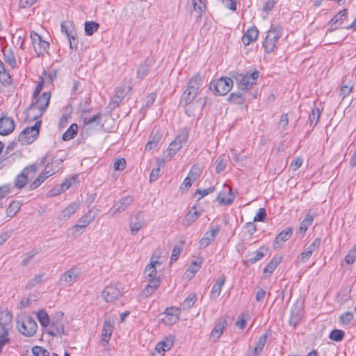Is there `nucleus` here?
Instances as JSON below:
<instances>
[{"instance_id":"nucleus-1","label":"nucleus","mask_w":356,"mask_h":356,"mask_svg":"<svg viewBox=\"0 0 356 356\" xmlns=\"http://www.w3.org/2000/svg\"><path fill=\"white\" fill-rule=\"evenodd\" d=\"M201 81L202 78L200 73L195 74L190 79L186 90L181 95L180 104H184L185 107L188 106V107L185 109V113L188 117L195 115L193 106L197 108L198 111L202 112L207 104H211L209 99L207 97H200L192 106H190L197 96Z\"/></svg>"},{"instance_id":"nucleus-2","label":"nucleus","mask_w":356,"mask_h":356,"mask_svg":"<svg viewBox=\"0 0 356 356\" xmlns=\"http://www.w3.org/2000/svg\"><path fill=\"white\" fill-rule=\"evenodd\" d=\"M259 72L257 70H249L244 74H238L235 79L238 88L243 92H246L251 88L259 77Z\"/></svg>"},{"instance_id":"nucleus-3","label":"nucleus","mask_w":356,"mask_h":356,"mask_svg":"<svg viewBox=\"0 0 356 356\" xmlns=\"http://www.w3.org/2000/svg\"><path fill=\"white\" fill-rule=\"evenodd\" d=\"M42 121H36L32 127H28L22 131L17 138V141L22 145H29L33 143L39 136Z\"/></svg>"},{"instance_id":"nucleus-4","label":"nucleus","mask_w":356,"mask_h":356,"mask_svg":"<svg viewBox=\"0 0 356 356\" xmlns=\"http://www.w3.org/2000/svg\"><path fill=\"white\" fill-rule=\"evenodd\" d=\"M232 86L233 80L231 78L221 77L210 83L209 90L215 95H225L231 90Z\"/></svg>"},{"instance_id":"nucleus-5","label":"nucleus","mask_w":356,"mask_h":356,"mask_svg":"<svg viewBox=\"0 0 356 356\" xmlns=\"http://www.w3.org/2000/svg\"><path fill=\"white\" fill-rule=\"evenodd\" d=\"M280 31V27L273 25H272L270 29L268 31L264 42H263V47L266 53L269 54L274 51L276 47V44L281 36Z\"/></svg>"},{"instance_id":"nucleus-6","label":"nucleus","mask_w":356,"mask_h":356,"mask_svg":"<svg viewBox=\"0 0 356 356\" xmlns=\"http://www.w3.org/2000/svg\"><path fill=\"white\" fill-rule=\"evenodd\" d=\"M30 38L34 48V51L36 53L38 57L43 55L44 52L48 54V49L50 47L49 42L43 40L42 37L34 31H31Z\"/></svg>"},{"instance_id":"nucleus-7","label":"nucleus","mask_w":356,"mask_h":356,"mask_svg":"<svg viewBox=\"0 0 356 356\" xmlns=\"http://www.w3.org/2000/svg\"><path fill=\"white\" fill-rule=\"evenodd\" d=\"M17 324L19 332L26 337H32L37 331V323L31 317L26 316L20 325L19 321H17Z\"/></svg>"},{"instance_id":"nucleus-8","label":"nucleus","mask_w":356,"mask_h":356,"mask_svg":"<svg viewBox=\"0 0 356 356\" xmlns=\"http://www.w3.org/2000/svg\"><path fill=\"white\" fill-rule=\"evenodd\" d=\"M37 171V165L35 163L30 165L23 169V170L17 175L15 179V187L17 189L23 188L28 181V173L35 174Z\"/></svg>"},{"instance_id":"nucleus-9","label":"nucleus","mask_w":356,"mask_h":356,"mask_svg":"<svg viewBox=\"0 0 356 356\" xmlns=\"http://www.w3.org/2000/svg\"><path fill=\"white\" fill-rule=\"evenodd\" d=\"M51 97V94L49 92H44L42 94L40 97L39 95L36 98H33L35 102H33L29 106L28 110L31 111L34 108H38L40 111V115L46 111L47 108L49 106V100Z\"/></svg>"},{"instance_id":"nucleus-10","label":"nucleus","mask_w":356,"mask_h":356,"mask_svg":"<svg viewBox=\"0 0 356 356\" xmlns=\"http://www.w3.org/2000/svg\"><path fill=\"white\" fill-rule=\"evenodd\" d=\"M220 226H211L210 229L207 231L204 236L200 241V245L202 248H205L209 245V244L214 241L216 236L220 232Z\"/></svg>"},{"instance_id":"nucleus-11","label":"nucleus","mask_w":356,"mask_h":356,"mask_svg":"<svg viewBox=\"0 0 356 356\" xmlns=\"http://www.w3.org/2000/svg\"><path fill=\"white\" fill-rule=\"evenodd\" d=\"M102 296V298L108 302L118 299L121 296V293L117 286L109 285L104 288Z\"/></svg>"},{"instance_id":"nucleus-12","label":"nucleus","mask_w":356,"mask_h":356,"mask_svg":"<svg viewBox=\"0 0 356 356\" xmlns=\"http://www.w3.org/2000/svg\"><path fill=\"white\" fill-rule=\"evenodd\" d=\"M47 332L48 334L53 337L65 335L63 323L54 319L50 321Z\"/></svg>"},{"instance_id":"nucleus-13","label":"nucleus","mask_w":356,"mask_h":356,"mask_svg":"<svg viewBox=\"0 0 356 356\" xmlns=\"http://www.w3.org/2000/svg\"><path fill=\"white\" fill-rule=\"evenodd\" d=\"M15 129L14 120L8 117L0 118V135L7 136L11 134Z\"/></svg>"},{"instance_id":"nucleus-14","label":"nucleus","mask_w":356,"mask_h":356,"mask_svg":"<svg viewBox=\"0 0 356 356\" xmlns=\"http://www.w3.org/2000/svg\"><path fill=\"white\" fill-rule=\"evenodd\" d=\"M113 329V326L111 323L110 321H105L102 330L101 339L99 341V344L101 346H107L109 340L111 339Z\"/></svg>"},{"instance_id":"nucleus-15","label":"nucleus","mask_w":356,"mask_h":356,"mask_svg":"<svg viewBox=\"0 0 356 356\" xmlns=\"http://www.w3.org/2000/svg\"><path fill=\"white\" fill-rule=\"evenodd\" d=\"M303 312L301 306L298 304L294 305L291 309V316L289 320V323L293 327H296L297 325L300 322L302 317Z\"/></svg>"},{"instance_id":"nucleus-16","label":"nucleus","mask_w":356,"mask_h":356,"mask_svg":"<svg viewBox=\"0 0 356 356\" xmlns=\"http://www.w3.org/2000/svg\"><path fill=\"white\" fill-rule=\"evenodd\" d=\"M259 36V31L254 26L248 29L241 38L242 42L245 46L249 45L251 42L257 40Z\"/></svg>"},{"instance_id":"nucleus-17","label":"nucleus","mask_w":356,"mask_h":356,"mask_svg":"<svg viewBox=\"0 0 356 356\" xmlns=\"http://www.w3.org/2000/svg\"><path fill=\"white\" fill-rule=\"evenodd\" d=\"M348 16V10L343 9L339 12L334 17H333L329 22V25L330 27L329 28L330 31H332L339 28V24H341L344 19Z\"/></svg>"},{"instance_id":"nucleus-18","label":"nucleus","mask_w":356,"mask_h":356,"mask_svg":"<svg viewBox=\"0 0 356 356\" xmlns=\"http://www.w3.org/2000/svg\"><path fill=\"white\" fill-rule=\"evenodd\" d=\"M143 216L141 213H138L134 216L130 221L129 228L131 231V234L132 235H136L138 231L143 227Z\"/></svg>"},{"instance_id":"nucleus-19","label":"nucleus","mask_w":356,"mask_h":356,"mask_svg":"<svg viewBox=\"0 0 356 356\" xmlns=\"http://www.w3.org/2000/svg\"><path fill=\"white\" fill-rule=\"evenodd\" d=\"M293 233V229L291 227H287L282 230L278 234L275 238L274 243V248H280L284 242L286 241L290 238Z\"/></svg>"},{"instance_id":"nucleus-20","label":"nucleus","mask_w":356,"mask_h":356,"mask_svg":"<svg viewBox=\"0 0 356 356\" xmlns=\"http://www.w3.org/2000/svg\"><path fill=\"white\" fill-rule=\"evenodd\" d=\"M162 139V134L159 129L154 130L152 132L149 141L145 147V151H150L154 149L160 143Z\"/></svg>"},{"instance_id":"nucleus-21","label":"nucleus","mask_w":356,"mask_h":356,"mask_svg":"<svg viewBox=\"0 0 356 356\" xmlns=\"http://www.w3.org/2000/svg\"><path fill=\"white\" fill-rule=\"evenodd\" d=\"M132 202L133 197L131 195L122 197L118 202L113 205L112 208L113 214L124 211Z\"/></svg>"},{"instance_id":"nucleus-22","label":"nucleus","mask_w":356,"mask_h":356,"mask_svg":"<svg viewBox=\"0 0 356 356\" xmlns=\"http://www.w3.org/2000/svg\"><path fill=\"white\" fill-rule=\"evenodd\" d=\"M80 274L81 272L77 267H72L60 275V281L67 283L74 282Z\"/></svg>"},{"instance_id":"nucleus-23","label":"nucleus","mask_w":356,"mask_h":356,"mask_svg":"<svg viewBox=\"0 0 356 356\" xmlns=\"http://www.w3.org/2000/svg\"><path fill=\"white\" fill-rule=\"evenodd\" d=\"M263 250H266L264 248L261 247L259 250L252 252L246 256V259L244 263L247 265L254 264L258 261L261 260L265 255Z\"/></svg>"},{"instance_id":"nucleus-24","label":"nucleus","mask_w":356,"mask_h":356,"mask_svg":"<svg viewBox=\"0 0 356 356\" xmlns=\"http://www.w3.org/2000/svg\"><path fill=\"white\" fill-rule=\"evenodd\" d=\"M227 190L228 191H220L217 196L218 202L222 205L230 204L234 201V197L232 193V189L228 187Z\"/></svg>"},{"instance_id":"nucleus-25","label":"nucleus","mask_w":356,"mask_h":356,"mask_svg":"<svg viewBox=\"0 0 356 356\" xmlns=\"http://www.w3.org/2000/svg\"><path fill=\"white\" fill-rule=\"evenodd\" d=\"M62 168L63 160L60 159H54L46 165L44 172L47 175H52L58 172Z\"/></svg>"},{"instance_id":"nucleus-26","label":"nucleus","mask_w":356,"mask_h":356,"mask_svg":"<svg viewBox=\"0 0 356 356\" xmlns=\"http://www.w3.org/2000/svg\"><path fill=\"white\" fill-rule=\"evenodd\" d=\"M226 281V277L225 275H222L216 282L215 284L213 285L210 298L211 299H216L221 293L222 288Z\"/></svg>"},{"instance_id":"nucleus-27","label":"nucleus","mask_w":356,"mask_h":356,"mask_svg":"<svg viewBox=\"0 0 356 356\" xmlns=\"http://www.w3.org/2000/svg\"><path fill=\"white\" fill-rule=\"evenodd\" d=\"M227 326V322L225 319L220 318L218 321L215 327L211 332V336L218 339L223 332L225 328Z\"/></svg>"},{"instance_id":"nucleus-28","label":"nucleus","mask_w":356,"mask_h":356,"mask_svg":"<svg viewBox=\"0 0 356 356\" xmlns=\"http://www.w3.org/2000/svg\"><path fill=\"white\" fill-rule=\"evenodd\" d=\"M193 10L198 13L195 22H199L206 10V4L202 0H192Z\"/></svg>"},{"instance_id":"nucleus-29","label":"nucleus","mask_w":356,"mask_h":356,"mask_svg":"<svg viewBox=\"0 0 356 356\" xmlns=\"http://www.w3.org/2000/svg\"><path fill=\"white\" fill-rule=\"evenodd\" d=\"M79 207V204L76 202H72L67 207H66L65 209H63L60 214L58 218L60 220H66L70 216L76 212Z\"/></svg>"},{"instance_id":"nucleus-30","label":"nucleus","mask_w":356,"mask_h":356,"mask_svg":"<svg viewBox=\"0 0 356 356\" xmlns=\"http://www.w3.org/2000/svg\"><path fill=\"white\" fill-rule=\"evenodd\" d=\"M282 257L281 256L275 255L269 264L264 268L263 270L264 273L270 275L277 267L278 264L282 261Z\"/></svg>"},{"instance_id":"nucleus-31","label":"nucleus","mask_w":356,"mask_h":356,"mask_svg":"<svg viewBox=\"0 0 356 356\" xmlns=\"http://www.w3.org/2000/svg\"><path fill=\"white\" fill-rule=\"evenodd\" d=\"M13 321V314L8 310H0V325L6 328H9Z\"/></svg>"},{"instance_id":"nucleus-32","label":"nucleus","mask_w":356,"mask_h":356,"mask_svg":"<svg viewBox=\"0 0 356 356\" xmlns=\"http://www.w3.org/2000/svg\"><path fill=\"white\" fill-rule=\"evenodd\" d=\"M156 264H161L158 261H151L150 263L146 266L145 269V276L147 279L155 278L156 277L157 270L156 268Z\"/></svg>"},{"instance_id":"nucleus-33","label":"nucleus","mask_w":356,"mask_h":356,"mask_svg":"<svg viewBox=\"0 0 356 356\" xmlns=\"http://www.w3.org/2000/svg\"><path fill=\"white\" fill-rule=\"evenodd\" d=\"M192 210H194V211H190L186 213L185 216L184 220H183V225L186 226H188L191 225L193 222H194L200 216V213L198 212L196 210V207L193 206L192 207Z\"/></svg>"},{"instance_id":"nucleus-34","label":"nucleus","mask_w":356,"mask_h":356,"mask_svg":"<svg viewBox=\"0 0 356 356\" xmlns=\"http://www.w3.org/2000/svg\"><path fill=\"white\" fill-rule=\"evenodd\" d=\"M2 51L5 62L12 68H15L16 67V60L13 49L11 48L3 49Z\"/></svg>"},{"instance_id":"nucleus-35","label":"nucleus","mask_w":356,"mask_h":356,"mask_svg":"<svg viewBox=\"0 0 356 356\" xmlns=\"http://www.w3.org/2000/svg\"><path fill=\"white\" fill-rule=\"evenodd\" d=\"M245 93L241 90L238 92H232L229 95L227 100L234 104L243 105L245 103V98L243 97Z\"/></svg>"},{"instance_id":"nucleus-36","label":"nucleus","mask_w":356,"mask_h":356,"mask_svg":"<svg viewBox=\"0 0 356 356\" xmlns=\"http://www.w3.org/2000/svg\"><path fill=\"white\" fill-rule=\"evenodd\" d=\"M78 132V126L76 124H72L62 136L64 141H68L75 137Z\"/></svg>"},{"instance_id":"nucleus-37","label":"nucleus","mask_w":356,"mask_h":356,"mask_svg":"<svg viewBox=\"0 0 356 356\" xmlns=\"http://www.w3.org/2000/svg\"><path fill=\"white\" fill-rule=\"evenodd\" d=\"M202 260L197 261L193 260L191 261V264L188 267L186 274L188 277H193L195 274L199 270L201 267Z\"/></svg>"},{"instance_id":"nucleus-38","label":"nucleus","mask_w":356,"mask_h":356,"mask_svg":"<svg viewBox=\"0 0 356 356\" xmlns=\"http://www.w3.org/2000/svg\"><path fill=\"white\" fill-rule=\"evenodd\" d=\"M99 24L94 21H87L84 24V30L86 35H93L99 28Z\"/></svg>"},{"instance_id":"nucleus-39","label":"nucleus","mask_w":356,"mask_h":356,"mask_svg":"<svg viewBox=\"0 0 356 356\" xmlns=\"http://www.w3.org/2000/svg\"><path fill=\"white\" fill-rule=\"evenodd\" d=\"M189 129L185 127L179 131L174 140L177 141L180 145L183 147V145L187 143Z\"/></svg>"},{"instance_id":"nucleus-40","label":"nucleus","mask_w":356,"mask_h":356,"mask_svg":"<svg viewBox=\"0 0 356 356\" xmlns=\"http://www.w3.org/2000/svg\"><path fill=\"white\" fill-rule=\"evenodd\" d=\"M151 61L149 59H145L140 65L137 70V75L138 78H144L149 72Z\"/></svg>"},{"instance_id":"nucleus-41","label":"nucleus","mask_w":356,"mask_h":356,"mask_svg":"<svg viewBox=\"0 0 356 356\" xmlns=\"http://www.w3.org/2000/svg\"><path fill=\"white\" fill-rule=\"evenodd\" d=\"M22 207L19 201H13L6 209V215L8 217H13L19 211Z\"/></svg>"},{"instance_id":"nucleus-42","label":"nucleus","mask_w":356,"mask_h":356,"mask_svg":"<svg viewBox=\"0 0 356 356\" xmlns=\"http://www.w3.org/2000/svg\"><path fill=\"white\" fill-rule=\"evenodd\" d=\"M164 163H165V161L163 159H157V160H156L157 168H153L150 173V175H149V181L150 182H153L158 179V177L159 176V172H160V168H161V166L163 165Z\"/></svg>"},{"instance_id":"nucleus-43","label":"nucleus","mask_w":356,"mask_h":356,"mask_svg":"<svg viewBox=\"0 0 356 356\" xmlns=\"http://www.w3.org/2000/svg\"><path fill=\"white\" fill-rule=\"evenodd\" d=\"M37 318L42 327H47L50 323L49 317L47 313L43 309L38 311Z\"/></svg>"},{"instance_id":"nucleus-44","label":"nucleus","mask_w":356,"mask_h":356,"mask_svg":"<svg viewBox=\"0 0 356 356\" xmlns=\"http://www.w3.org/2000/svg\"><path fill=\"white\" fill-rule=\"evenodd\" d=\"M321 113V112L319 108H314L312 109V113L309 114V117L310 125L312 127H314L318 124Z\"/></svg>"},{"instance_id":"nucleus-45","label":"nucleus","mask_w":356,"mask_h":356,"mask_svg":"<svg viewBox=\"0 0 356 356\" xmlns=\"http://www.w3.org/2000/svg\"><path fill=\"white\" fill-rule=\"evenodd\" d=\"M314 220V217L310 213H307L304 220L300 223V232H305Z\"/></svg>"},{"instance_id":"nucleus-46","label":"nucleus","mask_w":356,"mask_h":356,"mask_svg":"<svg viewBox=\"0 0 356 356\" xmlns=\"http://www.w3.org/2000/svg\"><path fill=\"white\" fill-rule=\"evenodd\" d=\"M174 342L175 337L172 335H170L159 343L161 347L163 348V351L166 352L171 349L173 346Z\"/></svg>"},{"instance_id":"nucleus-47","label":"nucleus","mask_w":356,"mask_h":356,"mask_svg":"<svg viewBox=\"0 0 356 356\" xmlns=\"http://www.w3.org/2000/svg\"><path fill=\"white\" fill-rule=\"evenodd\" d=\"M345 333L341 330L334 329L330 333L329 337L331 340L339 342L343 339Z\"/></svg>"},{"instance_id":"nucleus-48","label":"nucleus","mask_w":356,"mask_h":356,"mask_svg":"<svg viewBox=\"0 0 356 356\" xmlns=\"http://www.w3.org/2000/svg\"><path fill=\"white\" fill-rule=\"evenodd\" d=\"M47 174L42 171L38 176V177L33 181L30 186V190H35L38 188L40 184L48 177Z\"/></svg>"},{"instance_id":"nucleus-49","label":"nucleus","mask_w":356,"mask_h":356,"mask_svg":"<svg viewBox=\"0 0 356 356\" xmlns=\"http://www.w3.org/2000/svg\"><path fill=\"white\" fill-rule=\"evenodd\" d=\"M56 70H51L49 73H47L45 71H44L42 75L40 76V79L42 81H44V83L51 84L56 78Z\"/></svg>"},{"instance_id":"nucleus-50","label":"nucleus","mask_w":356,"mask_h":356,"mask_svg":"<svg viewBox=\"0 0 356 356\" xmlns=\"http://www.w3.org/2000/svg\"><path fill=\"white\" fill-rule=\"evenodd\" d=\"M197 300V297L195 293L190 294L182 302V307L184 309H188L191 308L195 301Z\"/></svg>"},{"instance_id":"nucleus-51","label":"nucleus","mask_w":356,"mask_h":356,"mask_svg":"<svg viewBox=\"0 0 356 356\" xmlns=\"http://www.w3.org/2000/svg\"><path fill=\"white\" fill-rule=\"evenodd\" d=\"M182 147L177 141L172 140L168 146V156L170 158L173 157L175 154Z\"/></svg>"},{"instance_id":"nucleus-52","label":"nucleus","mask_w":356,"mask_h":356,"mask_svg":"<svg viewBox=\"0 0 356 356\" xmlns=\"http://www.w3.org/2000/svg\"><path fill=\"white\" fill-rule=\"evenodd\" d=\"M354 314L351 312H347L339 316L340 323L343 325H348L353 320Z\"/></svg>"},{"instance_id":"nucleus-53","label":"nucleus","mask_w":356,"mask_h":356,"mask_svg":"<svg viewBox=\"0 0 356 356\" xmlns=\"http://www.w3.org/2000/svg\"><path fill=\"white\" fill-rule=\"evenodd\" d=\"M32 353L34 356H49L50 355L49 352L47 349H45L41 346H35L32 348Z\"/></svg>"},{"instance_id":"nucleus-54","label":"nucleus","mask_w":356,"mask_h":356,"mask_svg":"<svg viewBox=\"0 0 356 356\" xmlns=\"http://www.w3.org/2000/svg\"><path fill=\"white\" fill-rule=\"evenodd\" d=\"M356 259V245L351 248L347 255L345 257V261L348 264H352Z\"/></svg>"},{"instance_id":"nucleus-55","label":"nucleus","mask_w":356,"mask_h":356,"mask_svg":"<svg viewBox=\"0 0 356 356\" xmlns=\"http://www.w3.org/2000/svg\"><path fill=\"white\" fill-rule=\"evenodd\" d=\"M182 250H183L182 245H176L173 248L172 251V254L170 256V262L171 263L176 261L178 259Z\"/></svg>"},{"instance_id":"nucleus-56","label":"nucleus","mask_w":356,"mask_h":356,"mask_svg":"<svg viewBox=\"0 0 356 356\" xmlns=\"http://www.w3.org/2000/svg\"><path fill=\"white\" fill-rule=\"evenodd\" d=\"M215 191L214 186H211L206 189H197L195 193V196L197 195H200V197H197V200H200L202 197L207 195L209 193H213Z\"/></svg>"},{"instance_id":"nucleus-57","label":"nucleus","mask_w":356,"mask_h":356,"mask_svg":"<svg viewBox=\"0 0 356 356\" xmlns=\"http://www.w3.org/2000/svg\"><path fill=\"white\" fill-rule=\"evenodd\" d=\"M100 120L101 113H97V115H93L92 118H85L83 119V122L85 124H91L95 123L97 125H98L100 123Z\"/></svg>"},{"instance_id":"nucleus-58","label":"nucleus","mask_w":356,"mask_h":356,"mask_svg":"<svg viewBox=\"0 0 356 356\" xmlns=\"http://www.w3.org/2000/svg\"><path fill=\"white\" fill-rule=\"evenodd\" d=\"M266 218V211L264 208H260L256 214V216L254 217V222H264Z\"/></svg>"},{"instance_id":"nucleus-59","label":"nucleus","mask_w":356,"mask_h":356,"mask_svg":"<svg viewBox=\"0 0 356 356\" xmlns=\"http://www.w3.org/2000/svg\"><path fill=\"white\" fill-rule=\"evenodd\" d=\"M321 243V238H316L313 241V243L307 247V250H310V253L313 254V252H314L315 251H316L319 249Z\"/></svg>"},{"instance_id":"nucleus-60","label":"nucleus","mask_w":356,"mask_h":356,"mask_svg":"<svg viewBox=\"0 0 356 356\" xmlns=\"http://www.w3.org/2000/svg\"><path fill=\"white\" fill-rule=\"evenodd\" d=\"M200 175V170L198 168L193 166L188 172V177L195 181Z\"/></svg>"},{"instance_id":"nucleus-61","label":"nucleus","mask_w":356,"mask_h":356,"mask_svg":"<svg viewBox=\"0 0 356 356\" xmlns=\"http://www.w3.org/2000/svg\"><path fill=\"white\" fill-rule=\"evenodd\" d=\"M67 39L70 44V48L72 49H74L75 50H76L79 44V40L76 35H69V38Z\"/></svg>"},{"instance_id":"nucleus-62","label":"nucleus","mask_w":356,"mask_h":356,"mask_svg":"<svg viewBox=\"0 0 356 356\" xmlns=\"http://www.w3.org/2000/svg\"><path fill=\"white\" fill-rule=\"evenodd\" d=\"M126 167V160L124 158L119 159L114 162L115 170H123Z\"/></svg>"},{"instance_id":"nucleus-63","label":"nucleus","mask_w":356,"mask_h":356,"mask_svg":"<svg viewBox=\"0 0 356 356\" xmlns=\"http://www.w3.org/2000/svg\"><path fill=\"white\" fill-rule=\"evenodd\" d=\"M90 220H88L86 216H83L80 220V222L81 224L76 225L75 226L73 227V229L76 231H79V229L82 230L87 227V225L90 223Z\"/></svg>"},{"instance_id":"nucleus-64","label":"nucleus","mask_w":356,"mask_h":356,"mask_svg":"<svg viewBox=\"0 0 356 356\" xmlns=\"http://www.w3.org/2000/svg\"><path fill=\"white\" fill-rule=\"evenodd\" d=\"M312 254L310 253V250H306L298 256L297 261L305 263L310 258Z\"/></svg>"}]
</instances>
